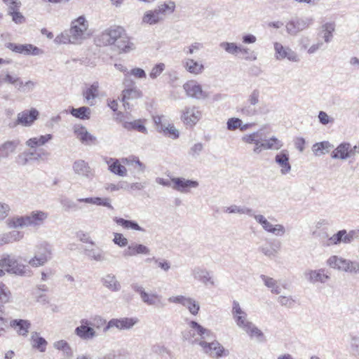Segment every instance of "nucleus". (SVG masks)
I'll return each mask as SVG.
<instances>
[{"instance_id": "nucleus-13", "label": "nucleus", "mask_w": 359, "mask_h": 359, "mask_svg": "<svg viewBox=\"0 0 359 359\" xmlns=\"http://www.w3.org/2000/svg\"><path fill=\"white\" fill-rule=\"evenodd\" d=\"M137 323V319L134 318H112L104 327L103 332H107L115 327L119 330H130Z\"/></svg>"}, {"instance_id": "nucleus-35", "label": "nucleus", "mask_w": 359, "mask_h": 359, "mask_svg": "<svg viewBox=\"0 0 359 359\" xmlns=\"http://www.w3.org/2000/svg\"><path fill=\"white\" fill-rule=\"evenodd\" d=\"M77 201L80 203H86L96 205H101V206L107 207L110 209H113V207L111 205V201L109 198H100V197L81 198H78Z\"/></svg>"}, {"instance_id": "nucleus-52", "label": "nucleus", "mask_w": 359, "mask_h": 359, "mask_svg": "<svg viewBox=\"0 0 359 359\" xmlns=\"http://www.w3.org/2000/svg\"><path fill=\"white\" fill-rule=\"evenodd\" d=\"M219 47L223 49L226 53L237 55L241 50V46H238L233 42L223 41L219 43Z\"/></svg>"}, {"instance_id": "nucleus-36", "label": "nucleus", "mask_w": 359, "mask_h": 359, "mask_svg": "<svg viewBox=\"0 0 359 359\" xmlns=\"http://www.w3.org/2000/svg\"><path fill=\"white\" fill-rule=\"evenodd\" d=\"M114 221L118 224L121 226L123 229L127 230H135L138 231L144 232L145 230L141 227L137 222L134 220H128L121 217H115Z\"/></svg>"}, {"instance_id": "nucleus-1", "label": "nucleus", "mask_w": 359, "mask_h": 359, "mask_svg": "<svg viewBox=\"0 0 359 359\" xmlns=\"http://www.w3.org/2000/svg\"><path fill=\"white\" fill-rule=\"evenodd\" d=\"M191 328L189 340L191 344L199 345L204 353L217 358L221 357L224 351V347L216 340L214 333L198 323L191 320L189 323Z\"/></svg>"}, {"instance_id": "nucleus-62", "label": "nucleus", "mask_w": 359, "mask_h": 359, "mask_svg": "<svg viewBox=\"0 0 359 359\" xmlns=\"http://www.w3.org/2000/svg\"><path fill=\"white\" fill-rule=\"evenodd\" d=\"M241 123H242V121L238 118L233 117L229 118L226 122V128L231 131L240 129Z\"/></svg>"}, {"instance_id": "nucleus-15", "label": "nucleus", "mask_w": 359, "mask_h": 359, "mask_svg": "<svg viewBox=\"0 0 359 359\" xmlns=\"http://www.w3.org/2000/svg\"><path fill=\"white\" fill-rule=\"evenodd\" d=\"M193 278L203 283L205 286H215V280L212 273L202 266H196L191 270Z\"/></svg>"}, {"instance_id": "nucleus-57", "label": "nucleus", "mask_w": 359, "mask_h": 359, "mask_svg": "<svg viewBox=\"0 0 359 359\" xmlns=\"http://www.w3.org/2000/svg\"><path fill=\"white\" fill-rule=\"evenodd\" d=\"M1 80L3 81V83H8L14 85L18 89H20L22 86V81L19 77L13 76L8 73H7Z\"/></svg>"}, {"instance_id": "nucleus-64", "label": "nucleus", "mask_w": 359, "mask_h": 359, "mask_svg": "<svg viewBox=\"0 0 359 359\" xmlns=\"http://www.w3.org/2000/svg\"><path fill=\"white\" fill-rule=\"evenodd\" d=\"M203 149V144L201 142L194 144L189 151V154L194 158H198Z\"/></svg>"}, {"instance_id": "nucleus-61", "label": "nucleus", "mask_w": 359, "mask_h": 359, "mask_svg": "<svg viewBox=\"0 0 359 359\" xmlns=\"http://www.w3.org/2000/svg\"><path fill=\"white\" fill-rule=\"evenodd\" d=\"M233 320L236 325L243 331H245L253 323L248 320V316L245 317H241Z\"/></svg>"}, {"instance_id": "nucleus-32", "label": "nucleus", "mask_w": 359, "mask_h": 359, "mask_svg": "<svg viewBox=\"0 0 359 359\" xmlns=\"http://www.w3.org/2000/svg\"><path fill=\"white\" fill-rule=\"evenodd\" d=\"M24 237V233L21 231L13 230L6 233L0 234V244H8L19 241Z\"/></svg>"}, {"instance_id": "nucleus-39", "label": "nucleus", "mask_w": 359, "mask_h": 359, "mask_svg": "<svg viewBox=\"0 0 359 359\" xmlns=\"http://www.w3.org/2000/svg\"><path fill=\"white\" fill-rule=\"evenodd\" d=\"M334 146L328 141H323L316 143L312 147V151L315 156H320L325 153H328Z\"/></svg>"}, {"instance_id": "nucleus-48", "label": "nucleus", "mask_w": 359, "mask_h": 359, "mask_svg": "<svg viewBox=\"0 0 359 359\" xmlns=\"http://www.w3.org/2000/svg\"><path fill=\"white\" fill-rule=\"evenodd\" d=\"M27 154L30 161H44L48 158L50 153L43 149H35L34 151L27 150Z\"/></svg>"}, {"instance_id": "nucleus-10", "label": "nucleus", "mask_w": 359, "mask_h": 359, "mask_svg": "<svg viewBox=\"0 0 359 359\" xmlns=\"http://www.w3.org/2000/svg\"><path fill=\"white\" fill-rule=\"evenodd\" d=\"M313 22L312 18H294L285 25L286 31L291 36H296L299 32L308 28Z\"/></svg>"}, {"instance_id": "nucleus-23", "label": "nucleus", "mask_w": 359, "mask_h": 359, "mask_svg": "<svg viewBox=\"0 0 359 359\" xmlns=\"http://www.w3.org/2000/svg\"><path fill=\"white\" fill-rule=\"evenodd\" d=\"M184 69L193 75H199L204 71V65L194 59L186 57L182 61Z\"/></svg>"}, {"instance_id": "nucleus-43", "label": "nucleus", "mask_w": 359, "mask_h": 359, "mask_svg": "<svg viewBox=\"0 0 359 359\" xmlns=\"http://www.w3.org/2000/svg\"><path fill=\"white\" fill-rule=\"evenodd\" d=\"M31 340L33 348L38 349L40 352L46 351L47 341L43 337H40L38 332H34L32 333Z\"/></svg>"}, {"instance_id": "nucleus-22", "label": "nucleus", "mask_w": 359, "mask_h": 359, "mask_svg": "<svg viewBox=\"0 0 359 359\" xmlns=\"http://www.w3.org/2000/svg\"><path fill=\"white\" fill-rule=\"evenodd\" d=\"M274 161L279 166L282 175H286L290 172L292 167L290 163L289 151L287 149H283L276 154Z\"/></svg>"}, {"instance_id": "nucleus-47", "label": "nucleus", "mask_w": 359, "mask_h": 359, "mask_svg": "<svg viewBox=\"0 0 359 359\" xmlns=\"http://www.w3.org/2000/svg\"><path fill=\"white\" fill-rule=\"evenodd\" d=\"M323 38L325 43H330L333 38V32L335 29L334 22H326L322 26Z\"/></svg>"}, {"instance_id": "nucleus-29", "label": "nucleus", "mask_w": 359, "mask_h": 359, "mask_svg": "<svg viewBox=\"0 0 359 359\" xmlns=\"http://www.w3.org/2000/svg\"><path fill=\"white\" fill-rule=\"evenodd\" d=\"M10 326L21 336L26 337L31 327V323L27 320L14 319L11 320Z\"/></svg>"}, {"instance_id": "nucleus-19", "label": "nucleus", "mask_w": 359, "mask_h": 359, "mask_svg": "<svg viewBox=\"0 0 359 359\" xmlns=\"http://www.w3.org/2000/svg\"><path fill=\"white\" fill-rule=\"evenodd\" d=\"M306 279L312 284L317 283H325L330 276L325 269H308L304 272Z\"/></svg>"}, {"instance_id": "nucleus-45", "label": "nucleus", "mask_w": 359, "mask_h": 359, "mask_svg": "<svg viewBox=\"0 0 359 359\" xmlns=\"http://www.w3.org/2000/svg\"><path fill=\"white\" fill-rule=\"evenodd\" d=\"M260 278L262 280L264 285L271 290L272 293L278 294L281 292V288L278 284L277 280L265 275H261Z\"/></svg>"}, {"instance_id": "nucleus-38", "label": "nucleus", "mask_w": 359, "mask_h": 359, "mask_svg": "<svg viewBox=\"0 0 359 359\" xmlns=\"http://www.w3.org/2000/svg\"><path fill=\"white\" fill-rule=\"evenodd\" d=\"M123 126L128 130H136L140 133L147 134L148 131L147 128L144 126L143 121L141 119L135 120L133 121H125Z\"/></svg>"}, {"instance_id": "nucleus-27", "label": "nucleus", "mask_w": 359, "mask_h": 359, "mask_svg": "<svg viewBox=\"0 0 359 359\" xmlns=\"http://www.w3.org/2000/svg\"><path fill=\"white\" fill-rule=\"evenodd\" d=\"M101 283L104 287L111 292H118L121 289V285L113 273H107L101 278Z\"/></svg>"}, {"instance_id": "nucleus-28", "label": "nucleus", "mask_w": 359, "mask_h": 359, "mask_svg": "<svg viewBox=\"0 0 359 359\" xmlns=\"http://www.w3.org/2000/svg\"><path fill=\"white\" fill-rule=\"evenodd\" d=\"M351 144L348 142L341 143L335 148L332 154L331 157L334 159L346 160L351 157V151L350 150Z\"/></svg>"}, {"instance_id": "nucleus-25", "label": "nucleus", "mask_w": 359, "mask_h": 359, "mask_svg": "<svg viewBox=\"0 0 359 359\" xmlns=\"http://www.w3.org/2000/svg\"><path fill=\"white\" fill-rule=\"evenodd\" d=\"M142 96V92L135 86L124 89L121 94V101L125 109H130L129 100L140 98Z\"/></svg>"}, {"instance_id": "nucleus-31", "label": "nucleus", "mask_w": 359, "mask_h": 359, "mask_svg": "<svg viewBox=\"0 0 359 359\" xmlns=\"http://www.w3.org/2000/svg\"><path fill=\"white\" fill-rule=\"evenodd\" d=\"M350 243L351 237L349 232H347L346 230H340L337 233L334 234L332 236L328 238L326 245H337L340 243Z\"/></svg>"}, {"instance_id": "nucleus-11", "label": "nucleus", "mask_w": 359, "mask_h": 359, "mask_svg": "<svg viewBox=\"0 0 359 359\" xmlns=\"http://www.w3.org/2000/svg\"><path fill=\"white\" fill-rule=\"evenodd\" d=\"M275 57L278 60L287 59L290 62H298L300 59L298 54L288 46H284L279 42L273 43Z\"/></svg>"}, {"instance_id": "nucleus-55", "label": "nucleus", "mask_w": 359, "mask_h": 359, "mask_svg": "<svg viewBox=\"0 0 359 359\" xmlns=\"http://www.w3.org/2000/svg\"><path fill=\"white\" fill-rule=\"evenodd\" d=\"M231 314L233 320L248 316L247 313L241 308L239 302L236 300L232 302Z\"/></svg>"}, {"instance_id": "nucleus-21", "label": "nucleus", "mask_w": 359, "mask_h": 359, "mask_svg": "<svg viewBox=\"0 0 359 359\" xmlns=\"http://www.w3.org/2000/svg\"><path fill=\"white\" fill-rule=\"evenodd\" d=\"M72 169L78 176L91 180L94 176V172L88 163L83 160L79 159L74 162Z\"/></svg>"}, {"instance_id": "nucleus-58", "label": "nucleus", "mask_w": 359, "mask_h": 359, "mask_svg": "<svg viewBox=\"0 0 359 359\" xmlns=\"http://www.w3.org/2000/svg\"><path fill=\"white\" fill-rule=\"evenodd\" d=\"M165 69V65L164 63H163V62L157 63L152 67V69L149 73V77L152 80L156 79L163 72Z\"/></svg>"}, {"instance_id": "nucleus-18", "label": "nucleus", "mask_w": 359, "mask_h": 359, "mask_svg": "<svg viewBox=\"0 0 359 359\" xmlns=\"http://www.w3.org/2000/svg\"><path fill=\"white\" fill-rule=\"evenodd\" d=\"M6 48L13 52L24 54L26 55H39L43 53V50L32 44H17L8 43Z\"/></svg>"}, {"instance_id": "nucleus-63", "label": "nucleus", "mask_w": 359, "mask_h": 359, "mask_svg": "<svg viewBox=\"0 0 359 359\" xmlns=\"http://www.w3.org/2000/svg\"><path fill=\"white\" fill-rule=\"evenodd\" d=\"M202 48H203V43L200 42H194L189 46L184 48V52L187 55H192Z\"/></svg>"}, {"instance_id": "nucleus-42", "label": "nucleus", "mask_w": 359, "mask_h": 359, "mask_svg": "<svg viewBox=\"0 0 359 359\" xmlns=\"http://www.w3.org/2000/svg\"><path fill=\"white\" fill-rule=\"evenodd\" d=\"M86 255L90 259L96 262H104L107 260L104 252L101 249L86 248Z\"/></svg>"}, {"instance_id": "nucleus-46", "label": "nucleus", "mask_w": 359, "mask_h": 359, "mask_svg": "<svg viewBox=\"0 0 359 359\" xmlns=\"http://www.w3.org/2000/svg\"><path fill=\"white\" fill-rule=\"evenodd\" d=\"M162 21V18L158 17L154 10L147 11L142 17V23L149 25L158 24Z\"/></svg>"}, {"instance_id": "nucleus-34", "label": "nucleus", "mask_w": 359, "mask_h": 359, "mask_svg": "<svg viewBox=\"0 0 359 359\" xmlns=\"http://www.w3.org/2000/svg\"><path fill=\"white\" fill-rule=\"evenodd\" d=\"M175 8V4L174 1H169L159 4L154 10L158 17L162 18V21L164 20L165 16L171 14L174 12Z\"/></svg>"}, {"instance_id": "nucleus-54", "label": "nucleus", "mask_w": 359, "mask_h": 359, "mask_svg": "<svg viewBox=\"0 0 359 359\" xmlns=\"http://www.w3.org/2000/svg\"><path fill=\"white\" fill-rule=\"evenodd\" d=\"M224 212L229 214H244L248 215V216H250V215H252V210L251 208L245 206H238L236 205H232L229 207L226 208Z\"/></svg>"}, {"instance_id": "nucleus-53", "label": "nucleus", "mask_w": 359, "mask_h": 359, "mask_svg": "<svg viewBox=\"0 0 359 359\" xmlns=\"http://www.w3.org/2000/svg\"><path fill=\"white\" fill-rule=\"evenodd\" d=\"M70 31L69 29L64 31L60 34L57 35L54 41L57 44H66V43H74L79 44L77 41H73L72 37L71 36Z\"/></svg>"}, {"instance_id": "nucleus-14", "label": "nucleus", "mask_w": 359, "mask_h": 359, "mask_svg": "<svg viewBox=\"0 0 359 359\" xmlns=\"http://www.w3.org/2000/svg\"><path fill=\"white\" fill-rule=\"evenodd\" d=\"M202 117V111L198 107H186L181 116L183 123L188 126H195Z\"/></svg>"}, {"instance_id": "nucleus-33", "label": "nucleus", "mask_w": 359, "mask_h": 359, "mask_svg": "<svg viewBox=\"0 0 359 359\" xmlns=\"http://www.w3.org/2000/svg\"><path fill=\"white\" fill-rule=\"evenodd\" d=\"M262 227L266 232L272 233L276 236H283L286 233L285 227L283 224H273L268 219Z\"/></svg>"}, {"instance_id": "nucleus-41", "label": "nucleus", "mask_w": 359, "mask_h": 359, "mask_svg": "<svg viewBox=\"0 0 359 359\" xmlns=\"http://www.w3.org/2000/svg\"><path fill=\"white\" fill-rule=\"evenodd\" d=\"M339 271L351 273H359V262L344 258L341 266L339 267Z\"/></svg>"}, {"instance_id": "nucleus-12", "label": "nucleus", "mask_w": 359, "mask_h": 359, "mask_svg": "<svg viewBox=\"0 0 359 359\" xmlns=\"http://www.w3.org/2000/svg\"><path fill=\"white\" fill-rule=\"evenodd\" d=\"M124 29L121 27H111L102 33L100 36L99 41L104 46H114L118 38L121 36V34H124Z\"/></svg>"}, {"instance_id": "nucleus-3", "label": "nucleus", "mask_w": 359, "mask_h": 359, "mask_svg": "<svg viewBox=\"0 0 359 359\" xmlns=\"http://www.w3.org/2000/svg\"><path fill=\"white\" fill-rule=\"evenodd\" d=\"M48 217V213L42 210H34L23 216H15L6 221L11 229L33 227L38 229L43 226Z\"/></svg>"}, {"instance_id": "nucleus-9", "label": "nucleus", "mask_w": 359, "mask_h": 359, "mask_svg": "<svg viewBox=\"0 0 359 359\" xmlns=\"http://www.w3.org/2000/svg\"><path fill=\"white\" fill-rule=\"evenodd\" d=\"M39 114V111L34 108L30 110H24L18 114L17 119L15 121L8 123V127L13 128L18 125L25 127L31 126L38 118Z\"/></svg>"}, {"instance_id": "nucleus-6", "label": "nucleus", "mask_w": 359, "mask_h": 359, "mask_svg": "<svg viewBox=\"0 0 359 359\" xmlns=\"http://www.w3.org/2000/svg\"><path fill=\"white\" fill-rule=\"evenodd\" d=\"M88 22L84 15H81L73 20L69 29L73 41L81 43L83 40L88 38L90 35L88 30Z\"/></svg>"}, {"instance_id": "nucleus-17", "label": "nucleus", "mask_w": 359, "mask_h": 359, "mask_svg": "<svg viewBox=\"0 0 359 359\" xmlns=\"http://www.w3.org/2000/svg\"><path fill=\"white\" fill-rule=\"evenodd\" d=\"M183 89L188 97L196 100L205 99L208 97V94L203 90L202 86L194 80L186 82L183 85Z\"/></svg>"}, {"instance_id": "nucleus-16", "label": "nucleus", "mask_w": 359, "mask_h": 359, "mask_svg": "<svg viewBox=\"0 0 359 359\" xmlns=\"http://www.w3.org/2000/svg\"><path fill=\"white\" fill-rule=\"evenodd\" d=\"M171 182L172 189L182 194H187L191 189H196L199 186L198 181L184 177H171Z\"/></svg>"}, {"instance_id": "nucleus-8", "label": "nucleus", "mask_w": 359, "mask_h": 359, "mask_svg": "<svg viewBox=\"0 0 359 359\" xmlns=\"http://www.w3.org/2000/svg\"><path fill=\"white\" fill-rule=\"evenodd\" d=\"M170 303L180 304L185 307L193 315H198L200 311V304L195 299L184 295L172 296L168 299Z\"/></svg>"}, {"instance_id": "nucleus-30", "label": "nucleus", "mask_w": 359, "mask_h": 359, "mask_svg": "<svg viewBox=\"0 0 359 359\" xmlns=\"http://www.w3.org/2000/svg\"><path fill=\"white\" fill-rule=\"evenodd\" d=\"M119 53H129L135 50V44L131 42L129 38L126 36V32L121 34V36L118 38V41L114 44Z\"/></svg>"}, {"instance_id": "nucleus-49", "label": "nucleus", "mask_w": 359, "mask_h": 359, "mask_svg": "<svg viewBox=\"0 0 359 359\" xmlns=\"http://www.w3.org/2000/svg\"><path fill=\"white\" fill-rule=\"evenodd\" d=\"M245 332L250 338H255L259 342H263L266 340L264 333L254 323H252Z\"/></svg>"}, {"instance_id": "nucleus-26", "label": "nucleus", "mask_w": 359, "mask_h": 359, "mask_svg": "<svg viewBox=\"0 0 359 359\" xmlns=\"http://www.w3.org/2000/svg\"><path fill=\"white\" fill-rule=\"evenodd\" d=\"M74 132L76 137L85 144H90L95 143L96 137L89 133L83 126H75L74 128Z\"/></svg>"}, {"instance_id": "nucleus-51", "label": "nucleus", "mask_w": 359, "mask_h": 359, "mask_svg": "<svg viewBox=\"0 0 359 359\" xmlns=\"http://www.w3.org/2000/svg\"><path fill=\"white\" fill-rule=\"evenodd\" d=\"M72 116L76 118L86 120L90 118V109L88 107H81L79 108H72L70 111Z\"/></svg>"}, {"instance_id": "nucleus-59", "label": "nucleus", "mask_w": 359, "mask_h": 359, "mask_svg": "<svg viewBox=\"0 0 359 359\" xmlns=\"http://www.w3.org/2000/svg\"><path fill=\"white\" fill-rule=\"evenodd\" d=\"M318 118L319 122L323 125L326 126L328 124H332L334 122V118L330 116H329L325 111H320L318 115Z\"/></svg>"}, {"instance_id": "nucleus-5", "label": "nucleus", "mask_w": 359, "mask_h": 359, "mask_svg": "<svg viewBox=\"0 0 359 359\" xmlns=\"http://www.w3.org/2000/svg\"><path fill=\"white\" fill-rule=\"evenodd\" d=\"M53 257V248L46 243L43 242L36 246L34 255L29 261L28 264L34 267L38 268L44 266Z\"/></svg>"}, {"instance_id": "nucleus-20", "label": "nucleus", "mask_w": 359, "mask_h": 359, "mask_svg": "<svg viewBox=\"0 0 359 359\" xmlns=\"http://www.w3.org/2000/svg\"><path fill=\"white\" fill-rule=\"evenodd\" d=\"M81 325L76 327L74 333L80 339L83 340H90L97 336L95 330L89 326L91 323L87 319H82L81 320Z\"/></svg>"}, {"instance_id": "nucleus-7", "label": "nucleus", "mask_w": 359, "mask_h": 359, "mask_svg": "<svg viewBox=\"0 0 359 359\" xmlns=\"http://www.w3.org/2000/svg\"><path fill=\"white\" fill-rule=\"evenodd\" d=\"M133 290L139 294L143 303L148 306H155L156 308H163L165 303L163 297L156 292L149 293L145 291L144 287L137 283L131 285Z\"/></svg>"}, {"instance_id": "nucleus-24", "label": "nucleus", "mask_w": 359, "mask_h": 359, "mask_svg": "<svg viewBox=\"0 0 359 359\" xmlns=\"http://www.w3.org/2000/svg\"><path fill=\"white\" fill-rule=\"evenodd\" d=\"M20 144V141L18 139L7 140L2 143L0 145V160L7 158L11 154H15Z\"/></svg>"}, {"instance_id": "nucleus-4", "label": "nucleus", "mask_w": 359, "mask_h": 359, "mask_svg": "<svg viewBox=\"0 0 359 359\" xmlns=\"http://www.w3.org/2000/svg\"><path fill=\"white\" fill-rule=\"evenodd\" d=\"M0 267L15 276L22 277H31L33 274L30 268L21 263L14 255L4 254L0 258Z\"/></svg>"}, {"instance_id": "nucleus-37", "label": "nucleus", "mask_w": 359, "mask_h": 359, "mask_svg": "<svg viewBox=\"0 0 359 359\" xmlns=\"http://www.w3.org/2000/svg\"><path fill=\"white\" fill-rule=\"evenodd\" d=\"M107 163L109 165V170L111 172L121 177L126 176L127 170L125 166L120 163L118 159L110 158Z\"/></svg>"}, {"instance_id": "nucleus-2", "label": "nucleus", "mask_w": 359, "mask_h": 359, "mask_svg": "<svg viewBox=\"0 0 359 359\" xmlns=\"http://www.w3.org/2000/svg\"><path fill=\"white\" fill-rule=\"evenodd\" d=\"M241 140L247 144H254L252 151L255 154H259L264 150H279L283 146V142L275 136L263 139L261 130L245 134Z\"/></svg>"}, {"instance_id": "nucleus-44", "label": "nucleus", "mask_w": 359, "mask_h": 359, "mask_svg": "<svg viewBox=\"0 0 359 359\" xmlns=\"http://www.w3.org/2000/svg\"><path fill=\"white\" fill-rule=\"evenodd\" d=\"M98 83L94 82L83 92V96L90 105L93 104V100L98 95Z\"/></svg>"}, {"instance_id": "nucleus-60", "label": "nucleus", "mask_w": 359, "mask_h": 359, "mask_svg": "<svg viewBox=\"0 0 359 359\" xmlns=\"http://www.w3.org/2000/svg\"><path fill=\"white\" fill-rule=\"evenodd\" d=\"M344 258L339 257L336 255L331 256L327 260V264L332 269L339 270V266H341Z\"/></svg>"}, {"instance_id": "nucleus-40", "label": "nucleus", "mask_w": 359, "mask_h": 359, "mask_svg": "<svg viewBox=\"0 0 359 359\" xmlns=\"http://www.w3.org/2000/svg\"><path fill=\"white\" fill-rule=\"evenodd\" d=\"M52 138H53V135L50 134L41 135L39 137H32V138L27 140L25 142V144L27 147L33 149V148H35L36 147L44 145Z\"/></svg>"}, {"instance_id": "nucleus-56", "label": "nucleus", "mask_w": 359, "mask_h": 359, "mask_svg": "<svg viewBox=\"0 0 359 359\" xmlns=\"http://www.w3.org/2000/svg\"><path fill=\"white\" fill-rule=\"evenodd\" d=\"M53 347L57 350L63 351L64 354L69 357L72 355V348L69 346V344L65 340H60L55 341L53 344Z\"/></svg>"}, {"instance_id": "nucleus-50", "label": "nucleus", "mask_w": 359, "mask_h": 359, "mask_svg": "<svg viewBox=\"0 0 359 359\" xmlns=\"http://www.w3.org/2000/svg\"><path fill=\"white\" fill-rule=\"evenodd\" d=\"M159 133H163L165 136H168L172 139L179 137L180 133L178 130L175 128L173 124L166 123L163 126H160Z\"/></svg>"}]
</instances>
